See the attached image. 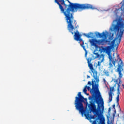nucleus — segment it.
<instances>
[{
	"instance_id": "dca6fc26",
	"label": "nucleus",
	"mask_w": 124,
	"mask_h": 124,
	"mask_svg": "<svg viewBox=\"0 0 124 124\" xmlns=\"http://www.w3.org/2000/svg\"><path fill=\"white\" fill-rule=\"evenodd\" d=\"M84 116L86 117V119L89 120V118H90V114H89V113H84Z\"/></svg>"
},
{
	"instance_id": "20e7f679",
	"label": "nucleus",
	"mask_w": 124,
	"mask_h": 124,
	"mask_svg": "<svg viewBox=\"0 0 124 124\" xmlns=\"http://www.w3.org/2000/svg\"><path fill=\"white\" fill-rule=\"evenodd\" d=\"M100 104H97V108L96 109V106L93 108L92 106H91V104H89L88 107L89 108V109L91 110L93 113H94L96 116H97V118H96V120L93 122V124H97L96 121L98 120H99L100 122L98 123L99 124H105V119L104 118H102L101 117V114H100V108L101 106L99 105Z\"/></svg>"
},
{
	"instance_id": "9b49d317",
	"label": "nucleus",
	"mask_w": 124,
	"mask_h": 124,
	"mask_svg": "<svg viewBox=\"0 0 124 124\" xmlns=\"http://www.w3.org/2000/svg\"><path fill=\"white\" fill-rule=\"evenodd\" d=\"M96 37H100V38H101V37H104V39H105L106 40V39L107 38V34H106L105 32H103L102 33L96 32Z\"/></svg>"
},
{
	"instance_id": "7ed1b4c3",
	"label": "nucleus",
	"mask_w": 124,
	"mask_h": 124,
	"mask_svg": "<svg viewBox=\"0 0 124 124\" xmlns=\"http://www.w3.org/2000/svg\"><path fill=\"white\" fill-rule=\"evenodd\" d=\"M93 81V79L92 80V81H88V85H92V88L90 91L91 93H92V95L89 97L90 101V104L91 106L93 107V108L95 107V103L96 102L97 104H100V99H99L98 95L96 94V91H98V83H99V78H98L99 81H96V79Z\"/></svg>"
},
{
	"instance_id": "7c9ffc66",
	"label": "nucleus",
	"mask_w": 124,
	"mask_h": 124,
	"mask_svg": "<svg viewBox=\"0 0 124 124\" xmlns=\"http://www.w3.org/2000/svg\"><path fill=\"white\" fill-rule=\"evenodd\" d=\"M122 86H123V88H124V84H123V85H122Z\"/></svg>"
},
{
	"instance_id": "aec40b11",
	"label": "nucleus",
	"mask_w": 124,
	"mask_h": 124,
	"mask_svg": "<svg viewBox=\"0 0 124 124\" xmlns=\"http://www.w3.org/2000/svg\"><path fill=\"white\" fill-rule=\"evenodd\" d=\"M109 68H113V64L109 63Z\"/></svg>"
},
{
	"instance_id": "39448f33",
	"label": "nucleus",
	"mask_w": 124,
	"mask_h": 124,
	"mask_svg": "<svg viewBox=\"0 0 124 124\" xmlns=\"http://www.w3.org/2000/svg\"><path fill=\"white\" fill-rule=\"evenodd\" d=\"M75 98V105L77 110H78L81 114H84L85 109H84L83 102H84V100H87V99L84 98V96L81 94V92H78V96H76Z\"/></svg>"
},
{
	"instance_id": "9d476101",
	"label": "nucleus",
	"mask_w": 124,
	"mask_h": 124,
	"mask_svg": "<svg viewBox=\"0 0 124 124\" xmlns=\"http://www.w3.org/2000/svg\"><path fill=\"white\" fill-rule=\"evenodd\" d=\"M115 85L113 87H109V92L108 93V103H110L113 100V91L115 90Z\"/></svg>"
},
{
	"instance_id": "423d86ee",
	"label": "nucleus",
	"mask_w": 124,
	"mask_h": 124,
	"mask_svg": "<svg viewBox=\"0 0 124 124\" xmlns=\"http://www.w3.org/2000/svg\"><path fill=\"white\" fill-rule=\"evenodd\" d=\"M122 71H123V68H121V65L119 66V67L117 68V72H118L119 74V78L115 79L114 80V82L115 84H114V87H116L117 86V84L118 85L117 87V91L118 92V93H120V87H121L120 84L121 83V79H122V78L123 77V74L122 73Z\"/></svg>"
},
{
	"instance_id": "bb28decb",
	"label": "nucleus",
	"mask_w": 124,
	"mask_h": 124,
	"mask_svg": "<svg viewBox=\"0 0 124 124\" xmlns=\"http://www.w3.org/2000/svg\"><path fill=\"white\" fill-rule=\"evenodd\" d=\"M103 81H104V83L105 84V83H106V80L105 78H104L103 79Z\"/></svg>"
},
{
	"instance_id": "c85d7f7f",
	"label": "nucleus",
	"mask_w": 124,
	"mask_h": 124,
	"mask_svg": "<svg viewBox=\"0 0 124 124\" xmlns=\"http://www.w3.org/2000/svg\"><path fill=\"white\" fill-rule=\"evenodd\" d=\"M102 101H103V102H102V103H103V99H102Z\"/></svg>"
},
{
	"instance_id": "6e6552de",
	"label": "nucleus",
	"mask_w": 124,
	"mask_h": 124,
	"mask_svg": "<svg viewBox=\"0 0 124 124\" xmlns=\"http://www.w3.org/2000/svg\"><path fill=\"white\" fill-rule=\"evenodd\" d=\"M75 34L74 35V39L76 41H79V42H82L83 41V39L81 38L82 37V35L80 34L78 31H77L76 32H74Z\"/></svg>"
},
{
	"instance_id": "ddd939ff",
	"label": "nucleus",
	"mask_w": 124,
	"mask_h": 124,
	"mask_svg": "<svg viewBox=\"0 0 124 124\" xmlns=\"http://www.w3.org/2000/svg\"><path fill=\"white\" fill-rule=\"evenodd\" d=\"M92 34L93 35V32H90L89 34L84 33V35L86 36V37H87V38H93V37L91 36Z\"/></svg>"
},
{
	"instance_id": "cd10ccee",
	"label": "nucleus",
	"mask_w": 124,
	"mask_h": 124,
	"mask_svg": "<svg viewBox=\"0 0 124 124\" xmlns=\"http://www.w3.org/2000/svg\"><path fill=\"white\" fill-rule=\"evenodd\" d=\"M87 78H91V77L90 76H87Z\"/></svg>"
},
{
	"instance_id": "a211bd4d",
	"label": "nucleus",
	"mask_w": 124,
	"mask_h": 124,
	"mask_svg": "<svg viewBox=\"0 0 124 124\" xmlns=\"http://www.w3.org/2000/svg\"><path fill=\"white\" fill-rule=\"evenodd\" d=\"M83 92L85 94H87V86L84 88Z\"/></svg>"
},
{
	"instance_id": "1a4fd4ad",
	"label": "nucleus",
	"mask_w": 124,
	"mask_h": 124,
	"mask_svg": "<svg viewBox=\"0 0 124 124\" xmlns=\"http://www.w3.org/2000/svg\"><path fill=\"white\" fill-rule=\"evenodd\" d=\"M55 2L58 4L60 9H61L62 10H63V7L62 6V4L64 5V6H65L66 7H67V5L65 4L64 0H55Z\"/></svg>"
},
{
	"instance_id": "2eb2a0df",
	"label": "nucleus",
	"mask_w": 124,
	"mask_h": 124,
	"mask_svg": "<svg viewBox=\"0 0 124 124\" xmlns=\"http://www.w3.org/2000/svg\"><path fill=\"white\" fill-rule=\"evenodd\" d=\"M81 47H82L83 50H84V51L86 52V53H85V57L87 56V49H86V47L84 46V42H83L82 43V44L81 45Z\"/></svg>"
},
{
	"instance_id": "b1692460",
	"label": "nucleus",
	"mask_w": 124,
	"mask_h": 124,
	"mask_svg": "<svg viewBox=\"0 0 124 124\" xmlns=\"http://www.w3.org/2000/svg\"><path fill=\"white\" fill-rule=\"evenodd\" d=\"M112 107H113V108L114 109H116V108H115V107H116V105H115V104H113V105L112 106Z\"/></svg>"
},
{
	"instance_id": "f3484780",
	"label": "nucleus",
	"mask_w": 124,
	"mask_h": 124,
	"mask_svg": "<svg viewBox=\"0 0 124 124\" xmlns=\"http://www.w3.org/2000/svg\"><path fill=\"white\" fill-rule=\"evenodd\" d=\"M104 73L106 76H107V77L109 76V72L105 70Z\"/></svg>"
},
{
	"instance_id": "4468645a",
	"label": "nucleus",
	"mask_w": 124,
	"mask_h": 124,
	"mask_svg": "<svg viewBox=\"0 0 124 124\" xmlns=\"http://www.w3.org/2000/svg\"><path fill=\"white\" fill-rule=\"evenodd\" d=\"M118 94L116 97V102L117 103V106H118L120 110H121V108L120 107V105L119 104V97H120V95H119L120 93H119L118 92Z\"/></svg>"
},
{
	"instance_id": "0eeeda50",
	"label": "nucleus",
	"mask_w": 124,
	"mask_h": 124,
	"mask_svg": "<svg viewBox=\"0 0 124 124\" xmlns=\"http://www.w3.org/2000/svg\"><path fill=\"white\" fill-rule=\"evenodd\" d=\"M92 62V58H88L87 59V62L88 63V67H89L90 69L92 71V73L93 74V77L94 79V80H96L97 82H98V77L97 76V71L95 70L93 68V64L91 63Z\"/></svg>"
},
{
	"instance_id": "6ab92c4d",
	"label": "nucleus",
	"mask_w": 124,
	"mask_h": 124,
	"mask_svg": "<svg viewBox=\"0 0 124 124\" xmlns=\"http://www.w3.org/2000/svg\"><path fill=\"white\" fill-rule=\"evenodd\" d=\"M101 62H102V61L101 62H98V63L97 64V66H99V67H100V66H101Z\"/></svg>"
},
{
	"instance_id": "f8f14e48",
	"label": "nucleus",
	"mask_w": 124,
	"mask_h": 124,
	"mask_svg": "<svg viewBox=\"0 0 124 124\" xmlns=\"http://www.w3.org/2000/svg\"><path fill=\"white\" fill-rule=\"evenodd\" d=\"M117 60H116L117 62H115V64L116 62H118V60H119L118 61V67H119L120 65H121V68H122L123 66V61H122V59H120V55L119 54H117Z\"/></svg>"
},
{
	"instance_id": "c756f323",
	"label": "nucleus",
	"mask_w": 124,
	"mask_h": 124,
	"mask_svg": "<svg viewBox=\"0 0 124 124\" xmlns=\"http://www.w3.org/2000/svg\"><path fill=\"white\" fill-rule=\"evenodd\" d=\"M86 94H87V95H89V93H87Z\"/></svg>"
},
{
	"instance_id": "f03ea898",
	"label": "nucleus",
	"mask_w": 124,
	"mask_h": 124,
	"mask_svg": "<svg viewBox=\"0 0 124 124\" xmlns=\"http://www.w3.org/2000/svg\"><path fill=\"white\" fill-rule=\"evenodd\" d=\"M90 43L91 44V46H93V47H95V49L93 52V54L95 55V58H98L100 57H104V55L103 54H99L98 53H95L96 51H98V48L99 49V52H100V53H106V54H108V59L109 60V61L111 63L113 64L115 66V62H117V59L115 58V57H113L112 55L110 54L111 53V49H112V47L111 46H108L106 47H104L103 46H101V48L98 46V45H104L105 43H108L109 42V41L108 40H105V39H91L89 40Z\"/></svg>"
},
{
	"instance_id": "393cba45",
	"label": "nucleus",
	"mask_w": 124,
	"mask_h": 124,
	"mask_svg": "<svg viewBox=\"0 0 124 124\" xmlns=\"http://www.w3.org/2000/svg\"><path fill=\"white\" fill-rule=\"evenodd\" d=\"M87 89L88 90V91H89L90 90H91V87L90 86H87Z\"/></svg>"
},
{
	"instance_id": "5701e85b",
	"label": "nucleus",
	"mask_w": 124,
	"mask_h": 124,
	"mask_svg": "<svg viewBox=\"0 0 124 124\" xmlns=\"http://www.w3.org/2000/svg\"><path fill=\"white\" fill-rule=\"evenodd\" d=\"M116 113H117V111L116 110V109H114V113H113V117L115 116V114H116Z\"/></svg>"
},
{
	"instance_id": "a878e982",
	"label": "nucleus",
	"mask_w": 124,
	"mask_h": 124,
	"mask_svg": "<svg viewBox=\"0 0 124 124\" xmlns=\"http://www.w3.org/2000/svg\"><path fill=\"white\" fill-rule=\"evenodd\" d=\"M108 113L110 112H111V108H108Z\"/></svg>"
},
{
	"instance_id": "f257e3e1",
	"label": "nucleus",
	"mask_w": 124,
	"mask_h": 124,
	"mask_svg": "<svg viewBox=\"0 0 124 124\" xmlns=\"http://www.w3.org/2000/svg\"><path fill=\"white\" fill-rule=\"evenodd\" d=\"M67 0L69 4L68 5H67L66 7L64 6V9H66L65 11H64L63 8V10L61 9H60V10L63 13L65 16V19L67 24L68 31H69L72 34H74V32H73L74 28L77 29V28L79 27L78 25L76 26L77 22H76V20L74 19V12L77 11V10H85L86 9L94 10V9H96V8H95L94 6L90 4L73 3L71 2L69 0Z\"/></svg>"
},
{
	"instance_id": "4be33fe9",
	"label": "nucleus",
	"mask_w": 124,
	"mask_h": 124,
	"mask_svg": "<svg viewBox=\"0 0 124 124\" xmlns=\"http://www.w3.org/2000/svg\"><path fill=\"white\" fill-rule=\"evenodd\" d=\"M116 41L115 39L113 40V41H111L112 44H115V41Z\"/></svg>"
},
{
	"instance_id": "412c9836",
	"label": "nucleus",
	"mask_w": 124,
	"mask_h": 124,
	"mask_svg": "<svg viewBox=\"0 0 124 124\" xmlns=\"http://www.w3.org/2000/svg\"><path fill=\"white\" fill-rule=\"evenodd\" d=\"M108 124H113V122H110V121L109 120H108Z\"/></svg>"
}]
</instances>
